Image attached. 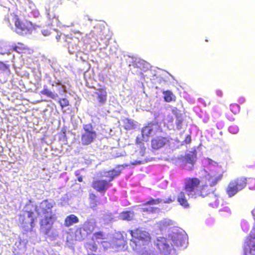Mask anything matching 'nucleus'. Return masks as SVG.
<instances>
[{
    "mask_svg": "<svg viewBox=\"0 0 255 255\" xmlns=\"http://www.w3.org/2000/svg\"><path fill=\"white\" fill-rule=\"evenodd\" d=\"M230 109L234 115L239 114L240 111V107L237 104H231L230 105Z\"/></svg>",
    "mask_w": 255,
    "mask_h": 255,
    "instance_id": "nucleus-29",
    "label": "nucleus"
},
{
    "mask_svg": "<svg viewBox=\"0 0 255 255\" xmlns=\"http://www.w3.org/2000/svg\"><path fill=\"white\" fill-rule=\"evenodd\" d=\"M89 199L90 207L95 209L99 203V201L97 200L96 196L94 194H90Z\"/></svg>",
    "mask_w": 255,
    "mask_h": 255,
    "instance_id": "nucleus-26",
    "label": "nucleus"
},
{
    "mask_svg": "<svg viewBox=\"0 0 255 255\" xmlns=\"http://www.w3.org/2000/svg\"><path fill=\"white\" fill-rule=\"evenodd\" d=\"M56 38H57V40H58V41H59L60 36H58H58H57V37H56Z\"/></svg>",
    "mask_w": 255,
    "mask_h": 255,
    "instance_id": "nucleus-53",
    "label": "nucleus"
},
{
    "mask_svg": "<svg viewBox=\"0 0 255 255\" xmlns=\"http://www.w3.org/2000/svg\"><path fill=\"white\" fill-rule=\"evenodd\" d=\"M154 124L149 123L147 126L144 127L142 129V136L145 135L146 136H150L152 131V126Z\"/></svg>",
    "mask_w": 255,
    "mask_h": 255,
    "instance_id": "nucleus-25",
    "label": "nucleus"
},
{
    "mask_svg": "<svg viewBox=\"0 0 255 255\" xmlns=\"http://www.w3.org/2000/svg\"><path fill=\"white\" fill-rule=\"evenodd\" d=\"M208 198H209V199H208V202H209V204H210V203H211V201L212 202H214V201H215V198H210L209 197H208Z\"/></svg>",
    "mask_w": 255,
    "mask_h": 255,
    "instance_id": "nucleus-46",
    "label": "nucleus"
},
{
    "mask_svg": "<svg viewBox=\"0 0 255 255\" xmlns=\"http://www.w3.org/2000/svg\"><path fill=\"white\" fill-rule=\"evenodd\" d=\"M229 130L231 132L236 133L238 131V129L235 126H230L229 128Z\"/></svg>",
    "mask_w": 255,
    "mask_h": 255,
    "instance_id": "nucleus-38",
    "label": "nucleus"
},
{
    "mask_svg": "<svg viewBox=\"0 0 255 255\" xmlns=\"http://www.w3.org/2000/svg\"><path fill=\"white\" fill-rule=\"evenodd\" d=\"M107 31L101 26H96L93 27L89 33L87 34L86 37L88 40L94 39L97 41L99 40L107 42L111 38L110 35L106 34Z\"/></svg>",
    "mask_w": 255,
    "mask_h": 255,
    "instance_id": "nucleus-9",
    "label": "nucleus"
},
{
    "mask_svg": "<svg viewBox=\"0 0 255 255\" xmlns=\"http://www.w3.org/2000/svg\"><path fill=\"white\" fill-rule=\"evenodd\" d=\"M173 201V200L171 198H168L166 200H164L160 198L157 199H153L152 198H151L149 201H147L146 203H145L143 204V206H146V205H156L160 203L163 202L164 203H169Z\"/></svg>",
    "mask_w": 255,
    "mask_h": 255,
    "instance_id": "nucleus-20",
    "label": "nucleus"
},
{
    "mask_svg": "<svg viewBox=\"0 0 255 255\" xmlns=\"http://www.w3.org/2000/svg\"><path fill=\"white\" fill-rule=\"evenodd\" d=\"M177 247H185L187 244V235L184 231L173 229L168 235V239L158 237L155 245L159 250L164 255H176L175 250L171 243Z\"/></svg>",
    "mask_w": 255,
    "mask_h": 255,
    "instance_id": "nucleus-1",
    "label": "nucleus"
},
{
    "mask_svg": "<svg viewBox=\"0 0 255 255\" xmlns=\"http://www.w3.org/2000/svg\"><path fill=\"white\" fill-rule=\"evenodd\" d=\"M53 201L45 200L37 206L36 213L42 219L40 221V231L45 235H49L52 225L56 220V216L52 211Z\"/></svg>",
    "mask_w": 255,
    "mask_h": 255,
    "instance_id": "nucleus-3",
    "label": "nucleus"
},
{
    "mask_svg": "<svg viewBox=\"0 0 255 255\" xmlns=\"http://www.w3.org/2000/svg\"><path fill=\"white\" fill-rule=\"evenodd\" d=\"M247 179L244 177L238 178L230 181L226 188V193L229 197L235 195L247 185Z\"/></svg>",
    "mask_w": 255,
    "mask_h": 255,
    "instance_id": "nucleus-8",
    "label": "nucleus"
},
{
    "mask_svg": "<svg viewBox=\"0 0 255 255\" xmlns=\"http://www.w3.org/2000/svg\"><path fill=\"white\" fill-rule=\"evenodd\" d=\"M83 128L84 132L81 135V143L83 145H88L94 141L97 137V133L91 124L84 125Z\"/></svg>",
    "mask_w": 255,
    "mask_h": 255,
    "instance_id": "nucleus-10",
    "label": "nucleus"
},
{
    "mask_svg": "<svg viewBox=\"0 0 255 255\" xmlns=\"http://www.w3.org/2000/svg\"><path fill=\"white\" fill-rule=\"evenodd\" d=\"M174 163L182 169L187 170L193 169L195 160H174Z\"/></svg>",
    "mask_w": 255,
    "mask_h": 255,
    "instance_id": "nucleus-15",
    "label": "nucleus"
},
{
    "mask_svg": "<svg viewBox=\"0 0 255 255\" xmlns=\"http://www.w3.org/2000/svg\"><path fill=\"white\" fill-rule=\"evenodd\" d=\"M1 162H2L3 161H4V162H6V160H1Z\"/></svg>",
    "mask_w": 255,
    "mask_h": 255,
    "instance_id": "nucleus-54",
    "label": "nucleus"
},
{
    "mask_svg": "<svg viewBox=\"0 0 255 255\" xmlns=\"http://www.w3.org/2000/svg\"><path fill=\"white\" fill-rule=\"evenodd\" d=\"M78 181H79V182H81V181H82V178L81 177H79V178H78Z\"/></svg>",
    "mask_w": 255,
    "mask_h": 255,
    "instance_id": "nucleus-51",
    "label": "nucleus"
},
{
    "mask_svg": "<svg viewBox=\"0 0 255 255\" xmlns=\"http://www.w3.org/2000/svg\"><path fill=\"white\" fill-rule=\"evenodd\" d=\"M97 91L95 92L96 96L97 103L96 106L101 107L104 106L107 102L108 93L106 88L104 87L97 89Z\"/></svg>",
    "mask_w": 255,
    "mask_h": 255,
    "instance_id": "nucleus-13",
    "label": "nucleus"
},
{
    "mask_svg": "<svg viewBox=\"0 0 255 255\" xmlns=\"http://www.w3.org/2000/svg\"><path fill=\"white\" fill-rule=\"evenodd\" d=\"M171 222V221H162V223H163V224L164 225H170V222Z\"/></svg>",
    "mask_w": 255,
    "mask_h": 255,
    "instance_id": "nucleus-44",
    "label": "nucleus"
},
{
    "mask_svg": "<svg viewBox=\"0 0 255 255\" xmlns=\"http://www.w3.org/2000/svg\"><path fill=\"white\" fill-rule=\"evenodd\" d=\"M131 239H130V245L134 251H138L142 246L147 244L150 240L149 233L141 229L129 230Z\"/></svg>",
    "mask_w": 255,
    "mask_h": 255,
    "instance_id": "nucleus-6",
    "label": "nucleus"
},
{
    "mask_svg": "<svg viewBox=\"0 0 255 255\" xmlns=\"http://www.w3.org/2000/svg\"><path fill=\"white\" fill-rule=\"evenodd\" d=\"M119 217L122 220L130 221L133 218L134 213L131 211L123 212L120 214Z\"/></svg>",
    "mask_w": 255,
    "mask_h": 255,
    "instance_id": "nucleus-22",
    "label": "nucleus"
},
{
    "mask_svg": "<svg viewBox=\"0 0 255 255\" xmlns=\"http://www.w3.org/2000/svg\"><path fill=\"white\" fill-rule=\"evenodd\" d=\"M148 209V213H157L159 211L160 209L157 207H149Z\"/></svg>",
    "mask_w": 255,
    "mask_h": 255,
    "instance_id": "nucleus-37",
    "label": "nucleus"
},
{
    "mask_svg": "<svg viewBox=\"0 0 255 255\" xmlns=\"http://www.w3.org/2000/svg\"><path fill=\"white\" fill-rule=\"evenodd\" d=\"M36 219L35 216H27L21 214L19 217V222L21 227L25 231H30L34 226V221Z\"/></svg>",
    "mask_w": 255,
    "mask_h": 255,
    "instance_id": "nucleus-11",
    "label": "nucleus"
},
{
    "mask_svg": "<svg viewBox=\"0 0 255 255\" xmlns=\"http://www.w3.org/2000/svg\"><path fill=\"white\" fill-rule=\"evenodd\" d=\"M135 128L133 121L132 120L127 119L124 123V128L126 130H130Z\"/></svg>",
    "mask_w": 255,
    "mask_h": 255,
    "instance_id": "nucleus-28",
    "label": "nucleus"
},
{
    "mask_svg": "<svg viewBox=\"0 0 255 255\" xmlns=\"http://www.w3.org/2000/svg\"><path fill=\"white\" fill-rule=\"evenodd\" d=\"M200 180L197 178H188L185 179V192H180L177 197L180 204L185 208H188L189 204L185 198L186 193L190 198H197V193L199 188Z\"/></svg>",
    "mask_w": 255,
    "mask_h": 255,
    "instance_id": "nucleus-4",
    "label": "nucleus"
},
{
    "mask_svg": "<svg viewBox=\"0 0 255 255\" xmlns=\"http://www.w3.org/2000/svg\"><path fill=\"white\" fill-rule=\"evenodd\" d=\"M191 137L190 135L188 134V135H186L185 137L184 142L186 144H189L191 142Z\"/></svg>",
    "mask_w": 255,
    "mask_h": 255,
    "instance_id": "nucleus-40",
    "label": "nucleus"
},
{
    "mask_svg": "<svg viewBox=\"0 0 255 255\" xmlns=\"http://www.w3.org/2000/svg\"><path fill=\"white\" fill-rule=\"evenodd\" d=\"M96 227V222L95 219H90L88 220L84 223L83 225L84 230L86 231L87 233L91 234Z\"/></svg>",
    "mask_w": 255,
    "mask_h": 255,
    "instance_id": "nucleus-18",
    "label": "nucleus"
},
{
    "mask_svg": "<svg viewBox=\"0 0 255 255\" xmlns=\"http://www.w3.org/2000/svg\"><path fill=\"white\" fill-rule=\"evenodd\" d=\"M205 163H204V164L208 165V167H207L208 169L211 168L212 166H215L217 164V162L214 160H205Z\"/></svg>",
    "mask_w": 255,
    "mask_h": 255,
    "instance_id": "nucleus-33",
    "label": "nucleus"
},
{
    "mask_svg": "<svg viewBox=\"0 0 255 255\" xmlns=\"http://www.w3.org/2000/svg\"><path fill=\"white\" fill-rule=\"evenodd\" d=\"M112 186V184L105 180H97L92 183L93 188L102 194H104L108 189Z\"/></svg>",
    "mask_w": 255,
    "mask_h": 255,
    "instance_id": "nucleus-14",
    "label": "nucleus"
},
{
    "mask_svg": "<svg viewBox=\"0 0 255 255\" xmlns=\"http://www.w3.org/2000/svg\"><path fill=\"white\" fill-rule=\"evenodd\" d=\"M37 206L34 205L31 200H29L23 208V215L35 216L34 211L36 212Z\"/></svg>",
    "mask_w": 255,
    "mask_h": 255,
    "instance_id": "nucleus-17",
    "label": "nucleus"
},
{
    "mask_svg": "<svg viewBox=\"0 0 255 255\" xmlns=\"http://www.w3.org/2000/svg\"><path fill=\"white\" fill-rule=\"evenodd\" d=\"M167 141L166 137L158 136L151 140V146L153 149H158L163 147Z\"/></svg>",
    "mask_w": 255,
    "mask_h": 255,
    "instance_id": "nucleus-16",
    "label": "nucleus"
},
{
    "mask_svg": "<svg viewBox=\"0 0 255 255\" xmlns=\"http://www.w3.org/2000/svg\"><path fill=\"white\" fill-rule=\"evenodd\" d=\"M40 94L42 95H46L48 97L51 98L52 99H55L58 97L57 94L49 90L46 86L44 87V89L40 91Z\"/></svg>",
    "mask_w": 255,
    "mask_h": 255,
    "instance_id": "nucleus-23",
    "label": "nucleus"
},
{
    "mask_svg": "<svg viewBox=\"0 0 255 255\" xmlns=\"http://www.w3.org/2000/svg\"><path fill=\"white\" fill-rule=\"evenodd\" d=\"M59 85V83L58 82H55V83H53L52 84V86H58Z\"/></svg>",
    "mask_w": 255,
    "mask_h": 255,
    "instance_id": "nucleus-50",
    "label": "nucleus"
},
{
    "mask_svg": "<svg viewBox=\"0 0 255 255\" xmlns=\"http://www.w3.org/2000/svg\"><path fill=\"white\" fill-rule=\"evenodd\" d=\"M183 121V119L181 116H176V125L177 129H180L182 128Z\"/></svg>",
    "mask_w": 255,
    "mask_h": 255,
    "instance_id": "nucleus-30",
    "label": "nucleus"
},
{
    "mask_svg": "<svg viewBox=\"0 0 255 255\" xmlns=\"http://www.w3.org/2000/svg\"><path fill=\"white\" fill-rule=\"evenodd\" d=\"M88 234H89L87 233L86 231L84 230V228L83 227L77 229L76 231V236L78 237L79 236H80V237H79V240L84 239Z\"/></svg>",
    "mask_w": 255,
    "mask_h": 255,
    "instance_id": "nucleus-27",
    "label": "nucleus"
},
{
    "mask_svg": "<svg viewBox=\"0 0 255 255\" xmlns=\"http://www.w3.org/2000/svg\"><path fill=\"white\" fill-rule=\"evenodd\" d=\"M241 227H242L243 230L245 232H247L249 231V224L246 221L243 220L242 221Z\"/></svg>",
    "mask_w": 255,
    "mask_h": 255,
    "instance_id": "nucleus-34",
    "label": "nucleus"
},
{
    "mask_svg": "<svg viewBox=\"0 0 255 255\" xmlns=\"http://www.w3.org/2000/svg\"><path fill=\"white\" fill-rule=\"evenodd\" d=\"M4 21L10 27H12V22H13L15 32L21 35L31 34L34 28L31 22L27 20H22L17 14L14 13H10L5 17Z\"/></svg>",
    "mask_w": 255,
    "mask_h": 255,
    "instance_id": "nucleus-5",
    "label": "nucleus"
},
{
    "mask_svg": "<svg viewBox=\"0 0 255 255\" xmlns=\"http://www.w3.org/2000/svg\"><path fill=\"white\" fill-rule=\"evenodd\" d=\"M197 151L195 149L190 151L186 155L187 159H194L196 158Z\"/></svg>",
    "mask_w": 255,
    "mask_h": 255,
    "instance_id": "nucleus-31",
    "label": "nucleus"
},
{
    "mask_svg": "<svg viewBox=\"0 0 255 255\" xmlns=\"http://www.w3.org/2000/svg\"><path fill=\"white\" fill-rule=\"evenodd\" d=\"M215 95L217 97L221 98L223 96V93L221 90L218 89L215 91Z\"/></svg>",
    "mask_w": 255,
    "mask_h": 255,
    "instance_id": "nucleus-39",
    "label": "nucleus"
},
{
    "mask_svg": "<svg viewBox=\"0 0 255 255\" xmlns=\"http://www.w3.org/2000/svg\"><path fill=\"white\" fill-rule=\"evenodd\" d=\"M220 211H225V212H228V213H229L230 212V209L229 207H224V208H223L222 209H221Z\"/></svg>",
    "mask_w": 255,
    "mask_h": 255,
    "instance_id": "nucleus-43",
    "label": "nucleus"
},
{
    "mask_svg": "<svg viewBox=\"0 0 255 255\" xmlns=\"http://www.w3.org/2000/svg\"><path fill=\"white\" fill-rule=\"evenodd\" d=\"M143 212H148V207H143L141 208Z\"/></svg>",
    "mask_w": 255,
    "mask_h": 255,
    "instance_id": "nucleus-47",
    "label": "nucleus"
},
{
    "mask_svg": "<svg viewBox=\"0 0 255 255\" xmlns=\"http://www.w3.org/2000/svg\"><path fill=\"white\" fill-rule=\"evenodd\" d=\"M104 236L105 235L102 232H98L94 234V237L96 239H103Z\"/></svg>",
    "mask_w": 255,
    "mask_h": 255,
    "instance_id": "nucleus-35",
    "label": "nucleus"
},
{
    "mask_svg": "<svg viewBox=\"0 0 255 255\" xmlns=\"http://www.w3.org/2000/svg\"><path fill=\"white\" fill-rule=\"evenodd\" d=\"M115 243H116L118 247H121L123 246L125 244L124 239H115Z\"/></svg>",
    "mask_w": 255,
    "mask_h": 255,
    "instance_id": "nucleus-36",
    "label": "nucleus"
},
{
    "mask_svg": "<svg viewBox=\"0 0 255 255\" xmlns=\"http://www.w3.org/2000/svg\"><path fill=\"white\" fill-rule=\"evenodd\" d=\"M164 100L166 102H171L175 101L176 97L173 93L169 90H166L163 92Z\"/></svg>",
    "mask_w": 255,
    "mask_h": 255,
    "instance_id": "nucleus-21",
    "label": "nucleus"
},
{
    "mask_svg": "<svg viewBox=\"0 0 255 255\" xmlns=\"http://www.w3.org/2000/svg\"><path fill=\"white\" fill-rule=\"evenodd\" d=\"M252 214L255 219V208L252 210Z\"/></svg>",
    "mask_w": 255,
    "mask_h": 255,
    "instance_id": "nucleus-48",
    "label": "nucleus"
},
{
    "mask_svg": "<svg viewBox=\"0 0 255 255\" xmlns=\"http://www.w3.org/2000/svg\"><path fill=\"white\" fill-rule=\"evenodd\" d=\"M66 41H67L68 42V47H69V49H70L71 47H72L73 49L74 48V47H75V48L76 49L78 47V45L76 44L75 45H73L71 43V41H68L67 40H66Z\"/></svg>",
    "mask_w": 255,
    "mask_h": 255,
    "instance_id": "nucleus-42",
    "label": "nucleus"
},
{
    "mask_svg": "<svg viewBox=\"0 0 255 255\" xmlns=\"http://www.w3.org/2000/svg\"><path fill=\"white\" fill-rule=\"evenodd\" d=\"M44 32H45V31H44L43 32V34H44L45 36L47 35V33H48V32H47V31H46V32L44 33Z\"/></svg>",
    "mask_w": 255,
    "mask_h": 255,
    "instance_id": "nucleus-52",
    "label": "nucleus"
},
{
    "mask_svg": "<svg viewBox=\"0 0 255 255\" xmlns=\"http://www.w3.org/2000/svg\"><path fill=\"white\" fill-rule=\"evenodd\" d=\"M102 244H103V246L105 248H108V243L106 242H103L102 243Z\"/></svg>",
    "mask_w": 255,
    "mask_h": 255,
    "instance_id": "nucleus-45",
    "label": "nucleus"
},
{
    "mask_svg": "<svg viewBox=\"0 0 255 255\" xmlns=\"http://www.w3.org/2000/svg\"><path fill=\"white\" fill-rule=\"evenodd\" d=\"M78 222H79L78 218L75 215L71 214L66 217L65 219L64 225L66 227H69Z\"/></svg>",
    "mask_w": 255,
    "mask_h": 255,
    "instance_id": "nucleus-19",
    "label": "nucleus"
},
{
    "mask_svg": "<svg viewBox=\"0 0 255 255\" xmlns=\"http://www.w3.org/2000/svg\"><path fill=\"white\" fill-rule=\"evenodd\" d=\"M199 177L202 181H204L206 184L202 185L198 190L197 197L201 196L205 197L208 196L210 198H215V201L210 203V206L213 207H217L219 205L218 194L215 192V189L213 187L215 186L222 178V175H215L208 173L206 169H204L199 172Z\"/></svg>",
    "mask_w": 255,
    "mask_h": 255,
    "instance_id": "nucleus-2",
    "label": "nucleus"
},
{
    "mask_svg": "<svg viewBox=\"0 0 255 255\" xmlns=\"http://www.w3.org/2000/svg\"><path fill=\"white\" fill-rule=\"evenodd\" d=\"M243 255H255V235H250L244 243Z\"/></svg>",
    "mask_w": 255,
    "mask_h": 255,
    "instance_id": "nucleus-12",
    "label": "nucleus"
},
{
    "mask_svg": "<svg viewBox=\"0 0 255 255\" xmlns=\"http://www.w3.org/2000/svg\"><path fill=\"white\" fill-rule=\"evenodd\" d=\"M89 248L93 251H96L97 249V247L95 244H89Z\"/></svg>",
    "mask_w": 255,
    "mask_h": 255,
    "instance_id": "nucleus-41",
    "label": "nucleus"
},
{
    "mask_svg": "<svg viewBox=\"0 0 255 255\" xmlns=\"http://www.w3.org/2000/svg\"><path fill=\"white\" fill-rule=\"evenodd\" d=\"M4 66V64L2 62H0V70L2 69Z\"/></svg>",
    "mask_w": 255,
    "mask_h": 255,
    "instance_id": "nucleus-49",
    "label": "nucleus"
},
{
    "mask_svg": "<svg viewBox=\"0 0 255 255\" xmlns=\"http://www.w3.org/2000/svg\"><path fill=\"white\" fill-rule=\"evenodd\" d=\"M147 160H135L134 162H130V164H124L123 165H118L115 168L109 171H103L101 172V176L108 178V182L110 183L115 178L119 176L122 172V171L126 167L131 168V166H135L146 163Z\"/></svg>",
    "mask_w": 255,
    "mask_h": 255,
    "instance_id": "nucleus-7",
    "label": "nucleus"
},
{
    "mask_svg": "<svg viewBox=\"0 0 255 255\" xmlns=\"http://www.w3.org/2000/svg\"><path fill=\"white\" fill-rule=\"evenodd\" d=\"M59 103L62 108L67 107L69 105V102L67 99L62 98L59 101Z\"/></svg>",
    "mask_w": 255,
    "mask_h": 255,
    "instance_id": "nucleus-32",
    "label": "nucleus"
},
{
    "mask_svg": "<svg viewBox=\"0 0 255 255\" xmlns=\"http://www.w3.org/2000/svg\"><path fill=\"white\" fill-rule=\"evenodd\" d=\"M28 48L24 44L21 43H18L17 44L12 47V50L19 53L25 52Z\"/></svg>",
    "mask_w": 255,
    "mask_h": 255,
    "instance_id": "nucleus-24",
    "label": "nucleus"
}]
</instances>
